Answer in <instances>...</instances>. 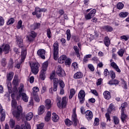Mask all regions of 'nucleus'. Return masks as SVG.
Instances as JSON below:
<instances>
[{
  "label": "nucleus",
  "mask_w": 129,
  "mask_h": 129,
  "mask_svg": "<svg viewBox=\"0 0 129 129\" xmlns=\"http://www.w3.org/2000/svg\"><path fill=\"white\" fill-rule=\"evenodd\" d=\"M48 65H49L48 61L44 62L42 64V69L39 73V77L41 80H44L46 78V73L47 69H48Z\"/></svg>",
  "instance_id": "nucleus-1"
},
{
  "label": "nucleus",
  "mask_w": 129,
  "mask_h": 129,
  "mask_svg": "<svg viewBox=\"0 0 129 129\" xmlns=\"http://www.w3.org/2000/svg\"><path fill=\"white\" fill-rule=\"evenodd\" d=\"M61 97L57 96L56 101H57V105L58 108H61L67 105V98L66 97H63L62 98V101L61 102Z\"/></svg>",
  "instance_id": "nucleus-2"
},
{
  "label": "nucleus",
  "mask_w": 129,
  "mask_h": 129,
  "mask_svg": "<svg viewBox=\"0 0 129 129\" xmlns=\"http://www.w3.org/2000/svg\"><path fill=\"white\" fill-rule=\"evenodd\" d=\"M23 113V107L21 105L17 107V109L13 111V114L18 121L21 119V115Z\"/></svg>",
  "instance_id": "nucleus-3"
},
{
  "label": "nucleus",
  "mask_w": 129,
  "mask_h": 129,
  "mask_svg": "<svg viewBox=\"0 0 129 129\" xmlns=\"http://www.w3.org/2000/svg\"><path fill=\"white\" fill-rule=\"evenodd\" d=\"M30 66L31 72L34 75H37L39 73V68H40V64L38 62L30 63Z\"/></svg>",
  "instance_id": "nucleus-4"
},
{
  "label": "nucleus",
  "mask_w": 129,
  "mask_h": 129,
  "mask_svg": "<svg viewBox=\"0 0 129 129\" xmlns=\"http://www.w3.org/2000/svg\"><path fill=\"white\" fill-rule=\"evenodd\" d=\"M21 56V60L18 63H17L14 66L15 68H17V69H20L21 68V65H22V62L25 61V59L27 57V52L26 51V49H24L22 50Z\"/></svg>",
  "instance_id": "nucleus-5"
},
{
  "label": "nucleus",
  "mask_w": 129,
  "mask_h": 129,
  "mask_svg": "<svg viewBox=\"0 0 129 129\" xmlns=\"http://www.w3.org/2000/svg\"><path fill=\"white\" fill-rule=\"evenodd\" d=\"M53 58L54 60H57L59 57V43L58 41H55L53 45Z\"/></svg>",
  "instance_id": "nucleus-6"
},
{
  "label": "nucleus",
  "mask_w": 129,
  "mask_h": 129,
  "mask_svg": "<svg viewBox=\"0 0 129 129\" xmlns=\"http://www.w3.org/2000/svg\"><path fill=\"white\" fill-rule=\"evenodd\" d=\"M16 37L17 45L19 48H21V53L23 52V50H26L27 55V47L24 46V44H23V38H22V37L19 36Z\"/></svg>",
  "instance_id": "nucleus-7"
},
{
  "label": "nucleus",
  "mask_w": 129,
  "mask_h": 129,
  "mask_svg": "<svg viewBox=\"0 0 129 129\" xmlns=\"http://www.w3.org/2000/svg\"><path fill=\"white\" fill-rule=\"evenodd\" d=\"M37 33L34 31H32L28 32V35L26 36V39L27 42L29 43H31V42H34L35 38L37 37Z\"/></svg>",
  "instance_id": "nucleus-8"
},
{
  "label": "nucleus",
  "mask_w": 129,
  "mask_h": 129,
  "mask_svg": "<svg viewBox=\"0 0 129 129\" xmlns=\"http://www.w3.org/2000/svg\"><path fill=\"white\" fill-rule=\"evenodd\" d=\"M33 92L32 93V96H33L34 100H35L36 102H40V98H39V95H38L39 88L38 87H33Z\"/></svg>",
  "instance_id": "nucleus-9"
},
{
  "label": "nucleus",
  "mask_w": 129,
  "mask_h": 129,
  "mask_svg": "<svg viewBox=\"0 0 129 129\" xmlns=\"http://www.w3.org/2000/svg\"><path fill=\"white\" fill-rule=\"evenodd\" d=\"M56 74L59 77H65L66 73L61 66H58L56 69Z\"/></svg>",
  "instance_id": "nucleus-10"
},
{
  "label": "nucleus",
  "mask_w": 129,
  "mask_h": 129,
  "mask_svg": "<svg viewBox=\"0 0 129 129\" xmlns=\"http://www.w3.org/2000/svg\"><path fill=\"white\" fill-rule=\"evenodd\" d=\"M85 95H86V94H85V91H84L83 90H81L78 94V98L80 100V103L81 104L84 103V101H85Z\"/></svg>",
  "instance_id": "nucleus-11"
},
{
  "label": "nucleus",
  "mask_w": 129,
  "mask_h": 129,
  "mask_svg": "<svg viewBox=\"0 0 129 129\" xmlns=\"http://www.w3.org/2000/svg\"><path fill=\"white\" fill-rule=\"evenodd\" d=\"M72 120L74 122V126H77L78 123V119H77V114H76V108L73 110V114L72 115Z\"/></svg>",
  "instance_id": "nucleus-12"
},
{
  "label": "nucleus",
  "mask_w": 129,
  "mask_h": 129,
  "mask_svg": "<svg viewBox=\"0 0 129 129\" xmlns=\"http://www.w3.org/2000/svg\"><path fill=\"white\" fill-rule=\"evenodd\" d=\"M96 14V9L92 10L89 13L85 14V18L86 20H91Z\"/></svg>",
  "instance_id": "nucleus-13"
},
{
  "label": "nucleus",
  "mask_w": 129,
  "mask_h": 129,
  "mask_svg": "<svg viewBox=\"0 0 129 129\" xmlns=\"http://www.w3.org/2000/svg\"><path fill=\"white\" fill-rule=\"evenodd\" d=\"M96 14V9L92 10L89 13L85 14V18L86 20H91Z\"/></svg>",
  "instance_id": "nucleus-14"
},
{
  "label": "nucleus",
  "mask_w": 129,
  "mask_h": 129,
  "mask_svg": "<svg viewBox=\"0 0 129 129\" xmlns=\"http://www.w3.org/2000/svg\"><path fill=\"white\" fill-rule=\"evenodd\" d=\"M96 14V9L92 10L89 13L85 14V18L86 20H91Z\"/></svg>",
  "instance_id": "nucleus-15"
},
{
  "label": "nucleus",
  "mask_w": 129,
  "mask_h": 129,
  "mask_svg": "<svg viewBox=\"0 0 129 129\" xmlns=\"http://www.w3.org/2000/svg\"><path fill=\"white\" fill-rule=\"evenodd\" d=\"M85 116L86 118L88 119V120H91L93 117V113H92V111L87 110L85 112Z\"/></svg>",
  "instance_id": "nucleus-16"
},
{
  "label": "nucleus",
  "mask_w": 129,
  "mask_h": 129,
  "mask_svg": "<svg viewBox=\"0 0 129 129\" xmlns=\"http://www.w3.org/2000/svg\"><path fill=\"white\" fill-rule=\"evenodd\" d=\"M41 27V23H34L33 24L30 26V29L32 31H35L38 29H40Z\"/></svg>",
  "instance_id": "nucleus-17"
},
{
  "label": "nucleus",
  "mask_w": 129,
  "mask_h": 129,
  "mask_svg": "<svg viewBox=\"0 0 129 129\" xmlns=\"http://www.w3.org/2000/svg\"><path fill=\"white\" fill-rule=\"evenodd\" d=\"M46 54V51L44 49H39L37 51V54L41 59H46L45 54Z\"/></svg>",
  "instance_id": "nucleus-18"
},
{
  "label": "nucleus",
  "mask_w": 129,
  "mask_h": 129,
  "mask_svg": "<svg viewBox=\"0 0 129 129\" xmlns=\"http://www.w3.org/2000/svg\"><path fill=\"white\" fill-rule=\"evenodd\" d=\"M53 91H57V89H58V84L59 83V79L58 78H54L53 80Z\"/></svg>",
  "instance_id": "nucleus-19"
},
{
  "label": "nucleus",
  "mask_w": 129,
  "mask_h": 129,
  "mask_svg": "<svg viewBox=\"0 0 129 129\" xmlns=\"http://www.w3.org/2000/svg\"><path fill=\"white\" fill-rule=\"evenodd\" d=\"M19 97L22 98V100L25 102H28L29 101V96H27L26 93H22V94H19Z\"/></svg>",
  "instance_id": "nucleus-20"
},
{
  "label": "nucleus",
  "mask_w": 129,
  "mask_h": 129,
  "mask_svg": "<svg viewBox=\"0 0 129 129\" xmlns=\"http://www.w3.org/2000/svg\"><path fill=\"white\" fill-rule=\"evenodd\" d=\"M103 95L104 96V98H105V99H107V100H109V99L111 98V94L108 91H104Z\"/></svg>",
  "instance_id": "nucleus-21"
},
{
  "label": "nucleus",
  "mask_w": 129,
  "mask_h": 129,
  "mask_svg": "<svg viewBox=\"0 0 129 129\" xmlns=\"http://www.w3.org/2000/svg\"><path fill=\"white\" fill-rule=\"evenodd\" d=\"M10 48H11V46H10V45L8 44H6L4 45L3 48L2 49L5 55H7V54H9V53H10Z\"/></svg>",
  "instance_id": "nucleus-22"
},
{
  "label": "nucleus",
  "mask_w": 129,
  "mask_h": 129,
  "mask_svg": "<svg viewBox=\"0 0 129 129\" xmlns=\"http://www.w3.org/2000/svg\"><path fill=\"white\" fill-rule=\"evenodd\" d=\"M127 118V115L124 113V111H121V120L122 122L124 123L125 122L126 119Z\"/></svg>",
  "instance_id": "nucleus-23"
},
{
  "label": "nucleus",
  "mask_w": 129,
  "mask_h": 129,
  "mask_svg": "<svg viewBox=\"0 0 129 129\" xmlns=\"http://www.w3.org/2000/svg\"><path fill=\"white\" fill-rule=\"evenodd\" d=\"M83 77V74L81 72H78L74 75L75 79H80Z\"/></svg>",
  "instance_id": "nucleus-24"
},
{
  "label": "nucleus",
  "mask_w": 129,
  "mask_h": 129,
  "mask_svg": "<svg viewBox=\"0 0 129 129\" xmlns=\"http://www.w3.org/2000/svg\"><path fill=\"white\" fill-rule=\"evenodd\" d=\"M102 29L103 30H104V31H106V32H112L113 31V28L112 27L109 26V25H106L102 26Z\"/></svg>",
  "instance_id": "nucleus-25"
},
{
  "label": "nucleus",
  "mask_w": 129,
  "mask_h": 129,
  "mask_svg": "<svg viewBox=\"0 0 129 129\" xmlns=\"http://www.w3.org/2000/svg\"><path fill=\"white\" fill-rule=\"evenodd\" d=\"M8 89L9 93H7L6 94H5V97H7V98L8 97L9 98V96H10L11 93H12V84L11 83H9L8 84Z\"/></svg>",
  "instance_id": "nucleus-26"
},
{
  "label": "nucleus",
  "mask_w": 129,
  "mask_h": 129,
  "mask_svg": "<svg viewBox=\"0 0 129 129\" xmlns=\"http://www.w3.org/2000/svg\"><path fill=\"white\" fill-rule=\"evenodd\" d=\"M119 83V81L118 80L112 79L108 82V84L110 85H117Z\"/></svg>",
  "instance_id": "nucleus-27"
},
{
  "label": "nucleus",
  "mask_w": 129,
  "mask_h": 129,
  "mask_svg": "<svg viewBox=\"0 0 129 129\" xmlns=\"http://www.w3.org/2000/svg\"><path fill=\"white\" fill-rule=\"evenodd\" d=\"M104 44L106 47H109V45H110V39L108 36L105 37L104 39Z\"/></svg>",
  "instance_id": "nucleus-28"
},
{
  "label": "nucleus",
  "mask_w": 129,
  "mask_h": 129,
  "mask_svg": "<svg viewBox=\"0 0 129 129\" xmlns=\"http://www.w3.org/2000/svg\"><path fill=\"white\" fill-rule=\"evenodd\" d=\"M67 59V57L66 56V55H62L58 58V62L60 64H62V63H64L65 61H66Z\"/></svg>",
  "instance_id": "nucleus-29"
},
{
  "label": "nucleus",
  "mask_w": 129,
  "mask_h": 129,
  "mask_svg": "<svg viewBox=\"0 0 129 129\" xmlns=\"http://www.w3.org/2000/svg\"><path fill=\"white\" fill-rule=\"evenodd\" d=\"M6 119V112L3 109L1 110V121H5Z\"/></svg>",
  "instance_id": "nucleus-30"
},
{
  "label": "nucleus",
  "mask_w": 129,
  "mask_h": 129,
  "mask_svg": "<svg viewBox=\"0 0 129 129\" xmlns=\"http://www.w3.org/2000/svg\"><path fill=\"white\" fill-rule=\"evenodd\" d=\"M45 107L47 109H50L52 107V104H51V100L46 99L45 101Z\"/></svg>",
  "instance_id": "nucleus-31"
},
{
  "label": "nucleus",
  "mask_w": 129,
  "mask_h": 129,
  "mask_svg": "<svg viewBox=\"0 0 129 129\" xmlns=\"http://www.w3.org/2000/svg\"><path fill=\"white\" fill-rule=\"evenodd\" d=\"M44 108L45 106H44V105H41L39 106L38 110V114L39 115H41V114H43L44 112H45V110H44Z\"/></svg>",
  "instance_id": "nucleus-32"
},
{
  "label": "nucleus",
  "mask_w": 129,
  "mask_h": 129,
  "mask_svg": "<svg viewBox=\"0 0 129 129\" xmlns=\"http://www.w3.org/2000/svg\"><path fill=\"white\" fill-rule=\"evenodd\" d=\"M1 64L3 67H6L8 64V61H7V58L6 57H3L1 59Z\"/></svg>",
  "instance_id": "nucleus-33"
},
{
  "label": "nucleus",
  "mask_w": 129,
  "mask_h": 129,
  "mask_svg": "<svg viewBox=\"0 0 129 129\" xmlns=\"http://www.w3.org/2000/svg\"><path fill=\"white\" fill-rule=\"evenodd\" d=\"M8 68H9V69H12V68H14V60L12 58H10L9 60Z\"/></svg>",
  "instance_id": "nucleus-34"
},
{
  "label": "nucleus",
  "mask_w": 129,
  "mask_h": 129,
  "mask_svg": "<svg viewBox=\"0 0 129 129\" xmlns=\"http://www.w3.org/2000/svg\"><path fill=\"white\" fill-rule=\"evenodd\" d=\"M11 97L13 99L12 100L11 105L13 108H17V101L13 98V94L11 95Z\"/></svg>",
  "instance_id": "nucleus-35"
},
{
  "label": "nucleus",
  "mask_w": 129,
  "mask_h": 129,
  "mask_svg": "<svg viewBox=\"0 0 129 129\" xmlns=\"http://www.w3.org/2000/svg\"><path fill=\"white\" fill-rule=\"evenodd\" d=\"M33 116L34 115L33 114L32 112H29L26 115V120H31V119L33 118Z\"/></svg>",
  "instance_id": "nucleus-36"
},
{
  "label": "nucleus",
  "mask_w": 129,
  "mask_h": 129,
  "mask_svg": "<svg viewBox=\"0 0 129 129\" xmlns=\"http://www.w3.org/2000/svg\"><path fill=\"white\" fill-rule=\"evenodd\" d=\"M7 80L8 81H11L13 78L14 77V72H10L8 74H7Z\"/></svg>",
  "instance_id": "nucleus-37"
},
{
  "label": "nucleus",
  "mask_w": 129,
  "mask_h": 129,
  "mask_svg": "<svg viewBox=\"0 0 129 129\" xmlns=\"http://www.w3.org/2000/svg\"><path fill=\"white\" fill-rule=\"evenodd\" d=\"M52 115H53V116L52 117V119L53 121H54V122H57V121H58V120H59V116L56 114L55 113H53Z\"/></svg>",
  "instance_id": "nucleus-38"
},
{
  "label": "nucleus",
  "mask_w": 129,
  "mask_h": 129,
  "mask_svg": "<svg viewBox=\"0 0 129 129\" xmlns=\"http://www.w3.org/2000/svg\"><path fill=\"white\" fill-rule=\"evenodd\" d=\"M75 93H76V92L75 91V89H71L70 90V94L69 96V99H72V98L74 95H75Z\"/></svg>",
  "instance_id": "nucleus-39"
},
{
  "label": "nucleus",
  "mask_w": 129,
  "mask_h": 129,
  "mask_svg": "<svg viewBox=\"0 0 129 129\" xmlns=\"http://www.w3.org/2000/svg\"><path fill=\"white\" fill-rule=\"evenodd\" d=\"M128 14V12H122L119 14V16L120 18H126Z\"/></svg>",
  "instance_id": "nucleus-40"
},
{
  "label": "nucleus",
  "mask_w": 129,
  "mask_h": 129,
  "mask_svg": "<svg viewBox=\"0 0 129 129\" xmlns=\"http://www.w3.org/2000/svg\"><path fill=\"white\" fill-rule=\"evenodd\" d=\"M127 105H128V104H127V103L126 102H125L124 103H122L121 104V111H124V110H125V108L127 107Z\"/></svg>",
  "instance_id": "nucleus-41"
},
{
  "label": "nucleus",
  "mask_w": 129,
  "mask_h": 129,
  "mask_svg": "<svg viewBox=\"0 0 129 129\" xmlns=\"http://www.w3.org/2000/svg\"><path fill=\"white\" fill-rule=\"evenodd\" d=\"M51 113L50 111H48L47 112L46 115L45 117V121H49V120L51 119Z\"/></svg>",
  "instance_id": "nucleus-42"
},
{
  "label": "nucleus",
  "mask_w": 129,
  "mask_h": 129,
  "mask_svg": "<svg viewBox=\"0 0 129 129\" xmlns=\"http://www.w3.org/2000/svg\"><path fill=\"white\" fill-rule=\"evenodd\" d=\"M65 124L66 125H68V126H71V125H72L73 124V122L72 121L70 120V119L67 118L64 120Z\"/></svg>",
  "instance_id": "nucleus-43"
},
{
  "label": "nucleus",
  "mask_w": 129,
  "mask_h": 129,
  "mask_svg": "<svg viewBox=\"0 0 129 129\" xmlns=\"http://www.w3.org/2000/svg\"><path fill=\"white\" fill-rule=\"evenodd\" d=\"M46 36L48 39H51L52 38V32L50 28H48L46 30Z\"/></svg>",
  "instance_id": "nucleus-44"
},
{
  "label": "nucleus",
  "mask_w": 129,
  "mask_h": 129,
  "mask_svg": "<svg viewBox=\"0 0 129 129\" xmlns=\"http://www.w3.org/2000/svg\"><path fill=\"white\" fill-rule=\"evenodd\" d=\"M12 84L13 85H14V87H17V86H19V80L14 78Z\"/></svg>",
  "instance_id": "nucleus-45"
},
{
  "label": "nucleus",
  "mask_w": 129,
  "mask_h": 129,
  "mask_svg": "<svg viewBox=\"0 0 129 129\" xmlns=\"http://www.w3.org/2000/svg\"><path fill=\"white\" fill-rule=\"evenodd\" d=\"M67 39L68 41H70V39H71V32L70 31V29H68L67 30Z\"/></svg>",
  "instance_id": "nucleus-46"
},
{
  "label": "nucleus",
  "mask_w": 129,
  "mask_h": 129,
  "mask_svg": "<svg viewBox=\"0 0 129 129\" xmlns=\"http://www.w3.org/2000/svg\"><path fill=\"white\" fill-rule=\"evenodd\" d=\"M14 23H15V19H14V18H11L8 21L7 25L10 26V25H13Z\"/></svg>",
  "instance_id": "nucleus-47"
},
{
  "label": "nucleus",
  "mask_w": 129,
  "mask_h": 129,
  "mask_svg": "<svg viewBox=\"0 0 129 129\" xmlns=\"http://www.w3.org/2000/svg\"><path fill=\"white\" fill-rule=\"evenodd\" d=\"M19 94H22L23 91H24V85L23 84H20V87L18 88Z\"/></svg>",
  "instance_id": "nucleus-48"
},
{
  "label": "nucleus",
  "mask_w": 129,
  "mask_h": 129,
  "mask_svg": "<svg viewBox=\"0 0 129 129\" xmlns=\"http://www.w3.org/2000/svg\"><path fill=\"white\" fill-rule=\"evenodd\" d=\"M112 110H113V104L111 103L107 109V111L109 113H111Z\"/></svg>",
  "instance_id": "nucleus-49"
},
{
  "label": "nucleus",
  "mask_w": 129,
  "mask_h": 129,
  "mask_svg": "<svg viewBox=\"0 0 129 129\" xmlns=\"http://www.w3.org/2000/svg\"><path fill=\"white\" fill-rule=\"evenodd\" d=\"M117 54L120 56V57H122V56H123V54H124V49L121 48L117 52Z\"/></svg>",
  "instance_id": "nucleus-50"
},
{
  "label": "nucleus",
  "mask_w": 129,
  "mask_h": 129,
  "mask_svg": "<svg viewBox=\"0 0 129 129\" xmlns=\"http://www.w3.org/2000/svg\"><path fill=\"white\" fill-rule=\"evenodd\" d=\"M109 74L111 79H114L115 78V73L113 71H110Z\"/></svg>",
  "instance_id": "nucleus-51"
},
{
  "label": "nucleus",
  "mask_w": 129,
  "mask_h": 129,
  "mask_svg": "<svg viewBox=\"0 0 129 129\" xmlns=\"http://www.w3.org/2000/svg\"><path fill=\"white\" fill-rule=\"evenodd\" d=\"M123 7H124V5L122 3H118L117 4V8L118 10H122V9H123Z\"/></svg>",
  "instance_id": "nucleus-52"
},
{
  "label": "nucleus",
  "mask_w": 129,
  "mask_h": 129,
  "mask_svg": "<svg viewBox=\"0 0 129 129\" xmlns=\"http://www.w3.org/2000/svg\"><path fill=\"white\" fill-rule=\"evenodd\" d=\"M113 121L115 124H118L119 123V119L116 116H113Z\"/></svg>",
  "instance_id": "nucleus-53"
},
{
  "label": "nucleus",
  "mask_w": 129,
  "mask_h": 129,
  "mask_svg": "<svg viewBox=\"0 0 129 129\" xmlns=\"http://www.w3.org/2000/svg\"><path fill=\"white\" fill-rule=\"evenodd\" d=\"M22 25H23V21H22V20H20L16 26L17 29L20 30V29L22 28Z\"/></svg>",
  "instance_id": "nucleus-54"
},
{
  "label": "nucleus",
  "mask_w": 129,
  "mask_h": 129,
  "mask_svg": "<svg viewBox=\"0 0 129 129\" xmlns=\"http://www.w3.org/2000/svg\"><path fill=\"white\" fill-rule=\"evenodd\" d=\"M16 124V122L14 120L11 119L10 122V127L12 128H13L15 126V124Z\"/></svg>",
  "instance_id": "nucleus-55"
},
{
  "label": "nucleus",
  "mask_w": 129,
  "mask_h": 129,
  "mask_svg": "<svg viewBox=\"0 0 129 129\" xmlns=\"http://www.w3.org/2000/svg\"><path fill=\"white\" fill-rule=\"evenodd\" d=\"M121 40H124V41H126L129 39L128 35H122L120 36Z\"/></svg>",
  "instance_id": "nucleus-56"
},
{
  "label": "nucleus",
  "mask_w": 129,
  "mask_h": 129,
  "mask_svg": "<svg viewBox=\"0 0 129 129\" xmlns=\"http://www.w3.org/2000/svg\"><path fill=\"white\" fill-rule=\"evenodd\" d=\"M99 125V118H95L94 122V125L95 126H97V125Z\"/></svg>",
  "instance_id": "nucleus-57"
},
{
  "label": "nucleus",
  "mask_w": 129,
  "mask_h": 129,
  "mask_svg": "<svg viewBox=\"0 0 129 129\" xmlns=\"http://www.w3.org/2000/svg\"><path fill=\"white\" fill-rule=\"evenodd\" d=\"M59 84L60 85V88H64L65 87V84L64 83V82H63V80H59Z\"/></svg>",
  "instance_id": "nucleus-58"
},
{
  "label": "nucleus",
  "mask_w": 129,
  "mask_h": 129,
  "mask_svg": "<svg viewBox=\"0 0 129 129\" xmlns=\"http://www.w3.org/2000/svg\"><path fill=\"white\" fill-rule=\"evenodd\" d=\"M58 13L60 15V16L58 17V19H60L64 14H65V12L64 11V10L61 9L59 10L58 11Z\"/></svg>",
  "instance_id": "nucleus-59"
},
{
  "label": "nucleus",
  "mask_w": 129,
  "mask_h": 129,
  "mask_svg": "<svg viewBox=\"0 0 129 129\" xmlns=\"http://www.w3.org/2000/svg\"><path fill=\"white\" fill-rule=\"evenodd\" d=\"M109 112H107L105 114V117L107 119V121H110L111 120V119L110 118V115H109Z\"/></svg>",
  "instance_id": "nucleus-60"
},
{
  "label": "nucleus",
  "mask_w": 129,
  "mask_h": 129,
  "mask_svg": "<svg viewBox=\"0 0 129 129\" xmlns=\"http://www.w3.org/2000/svg\"><path fill=\"white\" fill-rule=\"evenodd\" d=\"M92 61H93L94 63H98V62L99 61V59L97 56H94L92 57Z\"/></svg>",
  "instance_id": "nucleus-61"
},
{
  "label": "nucleus",
  "mask_w": 129,
  "mask_h": 129,
  "mask_svg": "<svg viewBox=\"0 0 129 129\" xmlns=\"http://www.w3.org/2000/svg\"><path fill=\"white\" fill-rule=\"evenodd\" d=\"M5 24V19L3 17L0 16V26H4Z\"/></svg>",
  "instance_id": "nucleus-62"
},
{
  "label": "nucleus",
  "mask_w": 129,
  "mask_h": 129,
  "mask_svg": "<svg viewBox=\"0 0 129 129\" xmlns=\"http://www.w3.org/2000/svg\"><path fill=\"white\" fill-rule=\"evenodd\" d=\"M88 67L89 69H90V70H91V71H92V72H93V71H94V70H95L94 67L93 66V65H92V64H88Z\"/></svg>",
  "instance_id": "nucleus-63"
},
{
  "label": "nucleus",
  "mask_w": 129,
  "mask_h": 129,
  "mask_svg": "<svg viewBox=\"0 0 129 129\" xmlns=\"http://www.w3.org/2000/svg\"><path fill=\"white\" fill-rule=\"evenodd\" d=\"M44 125V123H41L40 124L37 125V129H43Z\"/></svg>",
  "instance_id": "nucleus-64"
}]
</instances>
